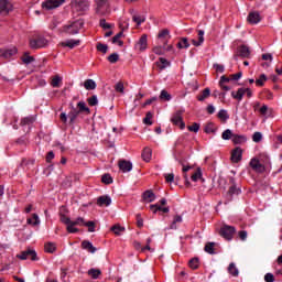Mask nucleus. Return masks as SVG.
Listing matches in <instances>:
<instances>
[{"label":"nucleus","mask_w":282,"mask_h":282,"mask_svg":"<svg viewBox=\"0 0 282 282\" xmlns=\"http://www.w3.org/2000/svg\"><path fill=\"white\" fill-rule=\"evenodd\" d=\"M97 52H101V54H107V52H109V46L107 44H102V43H97Z\"/></svg>","instance_id":"49"},{"label":"nucleus","mask_w":282,"mask_h":282,"mask_svg":"<svg viewBox=\"0 0 282 282\" xmlns=\"http://www.w3.org/2000/svg\"><path fill=\"white\" fill-rule=\"evenodd\" d=\"M32 218H28L26 219V224H29V226H39V224H41V219H39V215L37 214H32Z\"/></svg>","instance_id":"39"},{"label":"nucleus","mask_w":282,"mask_h":282,"mask_svg":"<svg viewBox=\"0 0 282 282\" xmlns=\"http://www.w3.org/2000/svg\"><path fill=\"white\" fill-rule=\"evenodd\" d=\"M102 184H113V177H111V174L107 173L101 176Z\"/></svg>","instance_id":"48"},{"label":"nucleus","mask_w":282,"mask_h":282,"mask_svg":"<svg viewBox=\"0 0 282 282\" xmlns=\"http://www.w3.org/2000/svg\"><path fill=\"white\" fill-rule=\"evenodd\" d=\"M143 202H147L148 204H151V202H155V193H153V189H147L142 194Z\"/></svg>","instance_id":"20"},{"label":"nucleus","mask_w":282,"mask_h":282,"mask_svg":"<svg viewBox=\"0 0 282 282\" xmlns=\"http://www.w3.org/2000/svg\"><path fill=\"white\" fill-rule=\"evenodd\" d=\"M21 61L22 63H24V65H30L31 63H34L36 58H34V56H31L30 53L25 52L21 57Z\"/></svg>","instance_id":"32"},{"label":"nucleus","mask_w":282,"mask_h":282,"mask_svg":"<svg viewBox=\"0 0 282 282\" xmlns=\"http://www.w3.org/2000/svg\"><path fill=\"white\" fill-rule=\"evenodd\" d=\"M17 258L21 259V261H25L26 259H31V261H39V257L36 256V251L34 249L22 251L17 256Z\"/></svg>","instance_id":"8"},{"label":"nucleus","mask_w":282,"mask_h":282,"mask_svg":"<svg viewBox=\"0 0 282 282\" xmlns=\"http://www.w3.org/2000/svg\"><path fill=\"white\" fill-rule=\"evenodd\" d=\"M118 166L122 173H129L133 169V163H131V161L120 160Z\"/></svg>","instance_id":"18"},{"label":"nucleus","mask_w":282,"mask_h":282,"mask_svg":"<svg viewBox=\"0 0 282 282\" xmlns=\"http://www.w3.org/2000/svg\"><path fill=\"white\" fill-rule=\"evenodd\" d=\"M82 248L83 250H87V252H90V254H94L96 252V247L91 243L89 240H83L82 241Z\"/></svg>","instance_id":"22"},{"label":"nucleus","mask_w":282,"mask_h":282,"mask_svg":"<svg viewBox=\"0 0 282 282\" xmlns=\"http://www.w3.org/2000/svg\"><path fill=\"white\" fill-rule=\"evenodd\" d=\"M177 224H182V216H180V215L174 216V220L171 224V229L173 230V229L177 228Z\"/></svg>","instance_id":"57"},{"label":"nucleus","mask_w":282,"mask_h":282,"mask_svg":"<svg viewBox=\"0 0 282 282\" xmlns=\"http://www.w3.org/2000/svg\"><path fill=\"white\" fill-rule=\"evenodd\" d=\"M110 230L111 232H113V235H116L117 237H120L126 229L124 227L120 226V224H116L110 228Z\"/></svg>","instance_id":"30"},{"label":"nucleus","mask_w":282,"mask_h":282,"mask_svg":"<svg viewBox=\"0 0 282 282\" xmlns=\"http://www.w3.org/2000/svg\"><path fill=\"white\" fill-rule=\"evenodd\" d=\"M242 159H243V149H241L240 147H236L231 151V156H230L231 162L234 164H239V162H241Z\"/></svg>","instance_id":"11"},{"label":"nucleus","mask_w":282,"mask_h":282,"mask_svg":"<svg viewBox=\"0 0 282 282\" xmlns=\"http://www.w3.org/2000/svg\"><path fill=\"white\" fill-rule=\"evenodd\" d=\"M151 118H153V113H151L150 111L147 112V115L143 119L144 124H148V126L153 124V121H151Z\"/></svg>","instance_id":"60"},{"label":"nucleus","mask_w":282,"mask_h":282,"mask_svg":"<svg viewBox=\"0 0 282 282\" xmlns=\"http://www.w3.org/2000/svg\"><path fill=\"white\" fill-rule=\"evenodd\" d=\"M247 21L251 25H257V23L261 22V14H259L257 11H252L248 14Z\"/></svg>","instance_id":"19"},{"label":"nucleus","mask_w":282,"mask_h":282,"mask_svg":"<svg viewBox=\"0 0 282 282\" xmlns=\"http://www.w3.org/2000/svg\"><path fill=\"white\" fill-rule=\"evenodd\" d=\"M61 83H63V78L58 75H55L51 82L53 87H61Z\"/></svg>","instance_id":"51"},{"label":"nucleus","mask_w":282,"mask_h":282,"mask_svg":"<svg viewBox=\"0 0 282 282\" xmlns=\"http://www.w3.org/2000/svg\"><path fill=\"white\" fill-rule=\"evenodd\" d=\"M65 3V0H46L42 3L43 10H55V8H61Z\"/></svg>","instance_id":"10"},{"label":"nucleus","mask_w":282,"mask_h":282,"mask_svg":"<svg viewBox=\"0 0 282 282\" xmlns=\"http://www.w3.org/2000/svg\"><path fill=\"white\" fill-rule=\"evenodd\" d=\"M70 111L68 112L69 124H76L78 116L80 115L78 109L74 107V104H69Z\"/></svg>","instance_id":"16"},{"label":"nucleus","mask_w":282,"mask_h":282,"mask_svg":"<svg viewBox=\"0 0 282 282\" xmlns=\"http://www.w3.org/2000/svg\"><path fill=\"white\" fill-rule=\"evenodd\" d=\"M229 189L227 191L225 198H226V203L228 204L229 202H232V197H235V195H241V188L237 187V182L235 181V177H229Z\"/></svg>","instance_id":"3"},{"label":"nucleus","mask_w":282,"mask_h":282,"mask_svg":"<svg viewBox=\"0 0 282 282\" xmlns=\"http://www.w3.org/2000/svg\"><path fill=\"white\" fill-rule=\"evenodd\" d=\"M249 166L254 173H265V165H263L258 158H252L249 162Z\"/></svg>","instance_id":"9"},{"label":"nucleus","mask_w":282,"mask_h":282,"mask_svg":"<svg viewBox=\"0 0 282 282\" xmlns=\"http://www.w3.org/2000/svg\"><path fill=\"white\" fill-rule=\"evenodd\" d=\"M85 26V21L84 20H76L74 22H72L70 24H66L63 26V32L65 34H78V32H80V30H83V28Z\"/></svg>","instance_id":"1"},{"label":"nucleus","mask_w":282,"mask_h":282,"mask_svg":"<svg viewBox=\"0 0 282 282\" xmlns=\"http://www.w3.org/2000/svg\"><path fill=\"white\" fill-rule=\"evenodd\" d=\"M231 142L234 144H245V142H248V138H246L243 134H234Z\"/></svg>","instance_id":"27"},{"label":"nucleus","mask_w":282,"mask_h":282,"mask_svg":"<svg viewBox=\"0 0 282 282\" xmlns=\"http://www.w3.org/2000/svg\"><path fill=\"white\" fill-rule=\"evenodd\" d=\"M99 25L104 30H111V24L107 23V20H105V19L99 20Z\"/></svg>","instance_id":"61"},{"label":"nucleus","mask_w":282,"mask_h":282,"mask_svg":"<svg viewBox=\"0 0 282 282\" xmlns=\"http://www.w3.org/2000/svg\"><path fill=\"white\" fill-rule=\"evenodd\" d=\"M36 122V118L30 116V117H24L20 121L21 127H26V124H34Z\"/></svg>","instance_id":"33"},{"label":"nucleus","mask_w":282,"mask_h":282,"mask_svg":"<svg viewBox=\"0 0 282 282\" xmlns=\"http://www.w3.org/2000/svg\"><path fill=\"white\" fill-rule=\"evenodd\" d=\"M84 87L87 91H94V89H96V82L94 79H86L84 82Z\"/></svg>","instance_id":"34"},{"label":"nucleus","mask_w":282,"mask_h":282,"mask_svg":"<svg viewBox=\"0 0 282 282\" xmlns=\"http://www.w3.org/2000/svg\"><path fill=\"white\" fill-rule=\"evenodd\" d=\"M252 140L253 142H261V140H263V135L261 134V132H254L252 135Z\"/></svg>","instance_id":"63"},{"label":"nucleus","mask_w":282,"mask_h":282,"mask_svg":"<svg viewBox=\"0 0 282 282\" xmlns=\"http://www.w3.org/2000/svg\"><path fill=\"white\" fill-rule=\"evenodd\" d=\"M215 246H217V243L207 242L204 247L205 252H207V254H217V251H215Z\"/></svg>","instance_id":"31"},{"label":"nucleus","mask_w":282,"mask_h":282,"mask_svg":"<svg viewBox=\"0 0 282 282\" xmlns=\"http://www.w3.org/2000/svg\"><path fill=\"white\" fill-rule=\"evenodd\" d=\"M70 6L77 12H85L89 10V0H72Z\"/></svg>","instance_id":"7"},{"label":"nucleus","mask_w":282,"mask_h":282,"mask_svg":"<svg viewBox=\"0 0 282 282\" xmlns=\"http://www.w3.org/2000/svg\"><path fill=\"white\" fill-rule=\"evenodd\" d=\"M59 219L62 224H65L66 226H72V219L69 217H66L65 214L59 215Z\"/></svg>","instance_id":"58"},{"label":"nucleus","mask_w":282,"mask_h":282,"mask_svg":"<svg viewBox=\"0 0 282 282\" xmlns=\"http://www.w3.org/2000/svg\"><path fill=\"white\" fill-rule=\"evenodd\" d=\"M239 58H250V47L246 46V44L238 46L234 54V61H239Z\"/></svg>","instance_id":"6"},{"label":"nucleus","mask_w":282,"mask_h":282,"mask_svg":"<svg viewBox=\"0 0 282 282\" xmlns=\"http://www.w3.org/2000/svg\"><path fill=\"white\" fill-rule=\"evenodd\" d=\"M264 281H265V282H274V274H272V273H267V274L264 275Z\"/></svg>","instance_id":"64"},{"label":"nucleus","mask_w":282,"mask_h":282,"mask_svg":"<svg viewBox=\"0 0 282 282\" xmlns=\"http://www.w3.org/2000/svg\"><path fill=\"white\" fill-rule=\"evenodd\" d=\"M62 47H69V50H74V47H78L80 45V40H68L66 42L61 43Z\"/></svg>","instance_id":"23"},{"label":"nucleus","mask_w":282,"mask_h":282,"mask_svg":"<svg viewBox=\"0 0 282 282\" xmlns=\"http://www.w3.org/2000/svg\"><path fill=\"white\" fill-rule=\"evenodd\" d=\"M217 116L219 120H221V122H226L230 118V116L228 115V111H226L225 109L219 110Z\"/></svg>","instance_id":"44"},{"label":"nucleus","mask_w":282,"mask_h":282,"mask_svg":"<svg viewBox=\"0 0 282 282\" xmlns=\"http://www.w3.org/2000/svg\"><path fill=\"white\" fill-rule=\"evenodd\" d=\"M191 180L192 182H197V180L204 182V178H202V167H197L196 172L192 174Z\"/></svg>","instance_id":"41"},{"label":"nucleus","mask_w":282,"mask_h":282,"mask_svg":"<svg viewBox=\"0 0 282 282\" xmlns=\"http://www.w3.org/2000/svg\"><path fill=\"white\" fill-rule=\"evenodd\" d=\"M267 82H268V76H265V74H261L260 77L256 79V85L257 87H263V85H265Z\"/></svg>","instance_id":"43"},{"label":"nucleus","mask_w":282,"mask_h":282,"mask_svg":"<svg viewBox=\"0 0 282 282\" xmlns=\"http://www.w3.org/2000/svg\"><path fill=\"white\" fill-rule=\"evenodd\" d=\"M205 133H217V127L215 123L208 122L204 128Z\"/></svg>","instance_id":"40"},{"label":"nucleus","mask_w":282,"mask_h":282,"mask_svg":"<svg viewBox=\"0 0 282 282\" xmlns=\"http://www.w3.org/2000/svg\"><path fill=\"white\" fill-rule=\"evenodd\" d=\"M188 265L192 270H197V268H199V258H192L188 261Z\"/></svg>","instance_id":"45"},{"label":"nucleus","mask_w":282,"mask_h":282,"mask_svg":"<svg viewBox=\"0 0 282 282\" xmlns=\"http://www.w3.org/2000/svg\"><path fill=\"white\" fill-rule=\"evenodd\" d=\"M115 91H117L118 94H124V83L118 82L115 85Z\"/></svg>","instance_id":"56"},{"label":"nucleus","mask_w":282,"mask_h":282,"mask_svg":"<svg viewBox=\"0 0 282 282\" xmlns=\"http://www.w3.org/2000/svg\"><path fill=\"white\" fill-rule=\"evenodd\" d=\"M243 96H246V88H239L237 91H231V97L235 100L241 101L243 100Z\"/></svg>","instance_id":"25"},{"label":"nucleus","mask_w":282,"mask_h":282,"mask_svg":"<svg viewBox=\"0 0 282 282\" xmlns=\"http://www.w3.org/2000/svg\"><path fill=\"white\" fill-rule=\"evenodd\" d=\"M210 97V88H205L200 95H198L196 98L199 102H204L206 98Z\"/></svg>","instance_id":"35"},{"label":"nucleus","mask_w":282,"mask_h":282,"mask_svg":"<svg viewBox=\"0 0 282 282\" xmlns=\"http://www.w3.org/2000/svg\"><path fill=\"white\" fill-rule=\"evenodd\" d=\"M178 50H188L191 47V43H188V37H181L178 43L176 44Z\"/></svg>","instance_id":"28"},{"label":"nucleus","mask_w":282,"mask_h":282,"mask_svg":"<svg viewBox=\"0 0 282 282\" xmlns=\"http://www.w3.org/2000/svg\"><path fill=\"white\" fill-rule=\"evenodd\" d=\"M98 206H111V197L109 196H99L97 198Z\"/></svg>","instance_id":"26"},{"label":"nucleus","mask_w":282,"mask_h":282,"mask_svg":"<svg viewBox=\"0 0 282 282\" xmlns=\"http://www.w3.org/2000/svg\"><path fill=\"white\" fill-rule=\"evenodd\" d=\"M164 52H166L165 46H155V47H153V53L156 54L158 56L164 55Z\"/></svg>","instance_id":"55"},{"label":"nucleus","mask_w":282,"mask_h":282,"mask_svg":"<svg viewBox=\"0 0 282 282\" xmlns=\"http://www.w3.org/2000/svg\"><path fill=\"white\" fill-rule=\"evenodd\" d=\"M45 252H48V254H54L56 252V243L54 242H47L44 245Z\"/></svg>","instance_id":"37"},{"label":"nucleus","mask_w":282,"mask_h":282,"mask_svg":"<svg viewBox=\"0 0 282 282\" xmlns=\"http://www.w3.org/2000/svg\"><path fill=\"white\" fill-rule=\"evenodd\" d=\"M18 53L19 50L15 46L11 48H0V58H12V56H15Z\"/></svg>","instance_id":"14"},{"label":"nucleus","mask_w":282,"mask_h":282,"mask_svg":"<svg viewBox=\"0 0 282 282\" xmlns=\"http://www.w3.org/2000/svg\"><path fill=\"white\" fill-rule=\"evenodd\" d=\"M96 14H98V17H107V14L111 13L109 0H96Z\"/></svg>","instance_id":"4"},{"label":"nucleus","mask_w":282,"mask_h":282,"mask_svg":"<svg viewBox=\"0 0 282 282\" xmlns=\"http://www.w3.org/2000/svg\"><path fill=\"white\" fill-rule=\"evenodd\" d=\"M107 61H109L111 64H116L120 61V55L118 53H112L107 57Z\"/></svg>","instance_id":"52"},{"label":"nucleus","mask_w":282,"mask_h":282,"mask_svg":"<svg viewBox=\"0 0 282 282\" xmlns=\"http://www.w3.org/2000/svg\"><path fill=\"white\" fill-rule=\"evenodd\" d=\"M135 219H137L138 228H143L144 227V219H142V214H137Z\"/></svg>","instance_id":"59"},{"label":"nucleus","mask_w":282,"mask_h":282,"mask_svg":"<svg viewBox=\"0 0 282 282\" xmlns=\"http://www.w3.org/2000/svg\"><path fill=\"white\" fill-rule=\"evenodd\" d=\"M228 272L231 274V276H239V269H237L234 262L229 264Z\"/></svg>","instance_id":"42"},{"label":"nucleus","mask_w":282,"mask_h":282,"mask_svg":"<svg viewBox=\"0 0 282 282\" xmlns=\"http://www.w3.org/2000/svg\"><path fill=\"white\" fill-rule=\"evenodd\" d=\"M148 45H149L148 36H147V34H143L137 42L135 50H139V52H144V50H147Z\"/></svg>","instance_id":"17"},{"label":"nucleus","mask_w":282,"mask_h":282,"mask_svg":"<svg viewBox=\"0 0 282 282\" xmlns=\"http://www.w3.org/2000/svg\"><path fill=\"white\" fill-rule=\"evenodd\" d=\"M234 137H235V133H232V130L230 129H227L221 133L223 140H232Z\"/></svg>","instance_id":"46"},{"label":"nucleus","mask_w":282,"mask_h":282,"mask_svg":"<svg viewBox=\"0 0 282 282\" xmlns=\"http://www.w3.org/2000/svg\"><path fill=\"white\" fill-rule=\"evenodd\" d=\"M202 43H204V31H203V30H199V31H198V41L192 40V44H193L195 47H199V45H202Z\"/></svg>","instance_id":"38"},{"label":"nucleus","mask_w":282,"mask_h":282,"mask_svg":"<svg viewBox=\"0 0 282 282\" xmlns=\"http://www.w3.org/2000/svg\"><path fill=\"white\" fill-rule=\"evenodd\" d=\"M155 65L162 70V69H166V67H170L171 62H169V59L164 57H160L159 62H156Z\"/></svg>","instance_id":"29"},{"label":"nucleus","mask_w":282,"mask_h":282,"mask_svg":"<svg viewBox=\"0 0 282 282\" xmlns=\"http://www.w3.org/2000/svg\"><path fill=\"white\" fill-rule=\"evenodd\" d=\"M187 129L193 133H197L199 131V123L194 122L192 126H188Z\"/></svg>","instance_id":"62"},{"label":"nucleus","mask_w":282,"mask_h":282,"mask_svg":"<svg viewBox=\"0 0 282 282\" xmlns=\"http://www.w3.org/2000/svg\"><path fill=\"white\" fill-rule=\"evenodd\" d=\"M12 12V2L9 0H0V14L8 17Z\"/></svg>","instance_id":"12"},{"label":"nucleus","mask_w":282,"mask_h":282,"mask_svg":"<svg viewBox=\"0 0 282 282\" xmlns=\"http://www.w3.org/2000/svg\"><path fill=\"white\" fill-rule=\"evenodd\" d=\"M77 111H79V113H86V116H89L91 113V109L87 107V104H85V101H79L77 104Z\"/></svg>","instance_id":"24"},{"label":"nucleus","mask_w":282,"mask_h":282,"mask_svg":"<svg viewBox=\"0 0 282 282\" xmlns=\"http://www.w3.org/2000/svg\"><path fill=\"white\" fill-rule=\"evenodd\" d=\"M85 226V218L78 217L76 220L72 221L69 226L66 227L67 232L69 234H76L78 232V228L74 226Z\"/></svg>","instance_id":"13"},{"label":"nucleus","mask_w":282,"mask_h":282,"mask_svg":"<svg viewBox=\"0 0 282 282\" xmlns=\"http://www.w3.org/2000/svg\"><path fill=\"white\" fill-rule=\"evenodd\" d=\"M153 155V150L151 148L145 147L141 153V158L143 162H151V158Z\"/></svg>","instance_id":"21"},{"label":"nucleus","mask_w":282,"mask_h":282,"mask_svg":"<svg viewBox=\"0 0 282 282\" xmlns=\"http://www.w3.org/2000/svg\"><path fill=\"white\" fill-rule=\"evenodd\" d=\"M87 102L89 107H96V105H98V96L93 95L91 97L87 98Z\"/></svg>","instance_id":"54"},{"label":"nucleus","mask_w":282,"mask_h":282,"mask_svg":"<svg viewBox=\"0 0 282 282\" xmlns=\"http://www.w3.org/2000/svg\"><path fill=\"white\" fill-rule=\"evenodd\" d=\"M101 274L102 271H100V269L93 268L88 270V276H90V279H99Z\"/></svg>","instance_id":"36"},{"label":"nucleus","mask_w":282,"mask_h":282,"mask_svg":"<svg viewBox=\"0 0 282 282\" xmlns=\"http://www.w3.org/2000/svg\"><path fill=\"white\" fill-rule=\"evenodd\" d=\"M159 98H160V100H163L164 102H169V100H171L172 96H171V94H169V91L163 89L161 91Z\"/></svg>","instance_id":"47"},{"label":"nucleus","mask_w":282,"mask_h":282,"mask_svg":"<svg viewBox=\"0 0 282 282\" xmlns=\"http://www.w3.org/2000/svg\"><path fill=\"white\" fill-rule=\"evenodd\" d=\"M235 232H237V229L235 228V226L230 225H223L219 230L220 237H223V239H225L226 241H232Z\"/></svg>","instance_id":"5"},{"label":"nucleus","mask_w":282,"mask_h":282,"mask_svg":"<svg viewBox=\"0 0 282 282\" xmlns=\"http://www.w3.org/2000/svg\"><path fill=\"white\" fill-rule=\"evenodd\" d=\"M132 21L134 23H137V25L139 28V25H142V23H144V21H147V18H144V15H133Z\"/></svg>","instance_id":"50"},{"label":"nucleus","mask_w":282,"mask_h":282,"mask_svg":"<svg viewBox=\"0 0 282 282\" xmlns=\"http://www.w3.org/2000/svg\"><path fill=\"white\" fill-rule=\"evenodd\" d=\"M84 226L88 228V232H96V223L94 220L84 223Z\"/></svg>","instance_id":"53"},{"label":"nucleus","mask_w":282,"mask_h":282,"mask_svg":"<svg viewBox=\"0 0 282 282\" xmlns=\"http://www.w3.org/2000/svg\"><path fill=\"white\" fill-rule=\"evenodd\" d=\"M47 45H50V41L43 35H35L29 41L31 50H42L43 47H47Z\"/></svg>","instance_id":"2"},{"label":"nucleus","mask_w":282,"mask_h":282,"mask_svg":"<svg viewBox=\"0 0 282 282\" xmlns=\"http://www.w3.org/2000/svg\"><path fill=\"white\" fill-rule=\"evenodd\" d=\"M171 122H173L176 127H180V129H186V123L184 122V119H182V111H177L171 119Z\"/></svg>","instance_id":"15"}]
</instances>
